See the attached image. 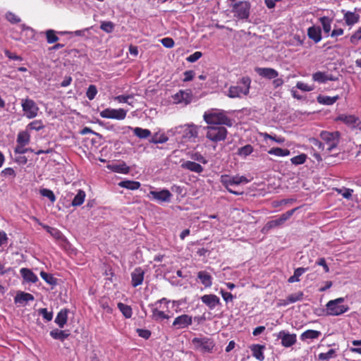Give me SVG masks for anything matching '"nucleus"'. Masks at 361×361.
<instances>
[{
  "label": "nucleus",
  "instance_id": "1",
  "mask_svg": "<svg viewBox=\"0 0 361 361\" xmlns=\"http://www.w3.org/2000/svg\"><path fill=\"white\" fill-rule=\"evenodd\" d=\"M203 118L207 124L214 125V126L224 125L231 127L233 123V120L223 110H213L209 112H205Z\"/></svg>",
  "mask_w": 361,
  "mask_h": 361
},
{
  "label": "nucleus",
  "instance_id": "2",
  "mask_svg": "<svg viewBox=\"0 0 361 361\" xmlns=\"http://www.w3.org/2000/svg\"><path fill=\"white\" fill-rule=\"evenodd\" d=\"M251 79L248 76L243 77L237 85H232L228 90L227 96L230 98H240L247 96L250 92Z\"/></svg>",
  "mask_w": 361,
  "mask_h": 361
},
{
  "label": "nucleus",
  "instance_id": "3",
  "mask_svg": "<svg viewBox=\"0 0 361 361\" xmlns=\"http://www.w3.org/2000/svg\"><path fill=\"white\" fill-rule=\"evenodd\" d=\"M344 298H338L331 300L326 305V312L329 315L338 316L349 310L348 305L344 303Z\"/></svg>",
  "mask_w": 361,
  "mask_h": 361
},
{
  "label": "nucleus",
  "instance_id": "4",
  "mask_svg": "<svg viewBox=\"0 0 361 361\" xmlns=\"http://www.w3.org/2000/svg\"><path fill=\"white\" fill-rule=\"evenodd\" d=\"M251 4L247 1H240L232 6V13L238 20H247L250 14Z\"/></svg>",
  "mask_w": 361,
  "mask_h": 361
},
{
  "label": "nucleus",
  "instance_id": "5",
  "mask_svg": "<svg viewBox=\"0 0 361 361\" xmlns=\"http://www.w3.org/2000/svg\"><path fill=\"white\" fill-rule=\"evenodd\" d=\"M206 130V137L213 142H218L225 140L228 131L223 126H209L204 128Z\"/></svg>",
  "mask_w": 361,
  "mask_h": 361
},
{
  "label": "nucleus",
  "instance_id": "6",
  "mask_svg": "<svg viewBox=\"0 0 361 361\" xmlns=\"http://www.w3.org/2000/svg\"><path fill=\"white\" fill-rule=\"evenodd\" d=\"M221 183L222 185L227 189V190L232 194L238 195L243 194V192H238L235 190H233L230 188V186L234 185H239L242 183H247L248 180L246 177L243 176H231L229 175H222L221 176Z\"/></svg>",
  "mask_w": 361,
  "mask_h": 361
},
{
  "label": "nucleus",
  "instance_id": "7",
  "mask_svg": "<svg viewBox=\"0 0 361 361\" xmlns=\"http://www.w3.org/2000/svg\"><path fill=\"white\" fill-rule=\"evenodd\" d=\"M340 135L338 131L329 132L323 130L321 132L320 137L324 146H326V150L328 152H331L338 146L340 141Z\"/></svg>",
  "mask_w": 361,
  "mask_h": 361
},
{
  "label": "nucleus",
  "instance_id": "8",
  "mask_svg": "<svg viewBox=\"0 0 361 361\" xmlns=\"http://www.w3.org/2000/svg\"><path fill=\"white\" fill-rule=\"evenodd\" d=\"M192 343L194 345L195 349L202 353H212L215 348V343L214 340L207 337H195L192 338Z\"/></svg>",
  "mask_w": 361,
  "mask_h": 361
},
{
  "label": "nucleus",
  "instance_id": "9",
  "mask_svg": "<svg viewBox=\"0 0 361 361\" xmlns=\"http://www.w3.org/2000/svg\"><path fill=\"white\" fill-rule=\"evenodd\" d=\"M21 106L25 116L29 118H35L39 110L35 102L28 97L21 100Z\"/></svg>",
  "mask_w": 361,
  "mask_h": 361
},
{
  "label": "nucleus",
  "instance_id": "10",
  "mask_svg": "<svg viewBox=\"0 0 361 361\" xmlns=\"http://www.w3.org/2000/svg\"><path fill=\"white\" fill-rule=\"evenodd\" d=\"M127 111L123 109L107 108L100 112V116L104 118L123 120L126 117Z\"/></svg>",
  "mask_w": 361,
  "mask_h": 361
},
{
  "label": "nucleus",
  "instance_id": "11",
  "mask_svg": "<svg viewBox=\"0 0 361 361\" xmlns=\"http://www.w3.org/2000/svg\"><path fill=\"white\" fill-rule=\"evenodd\" d=\"M298 209V207H295L293 209L288 210L286 213L282 214L278 219L268 221L265 225V228L267 229H271L283 225L286 221L293 216Z\"/></svg>",
  "mask_w": 361,
  "mask_h": 361
},
{
  "label": "nucleus",
  "instance_id": "12",
  "mask_svg": "<svg viewBox=\"0 0 361 361\" xmlns=\"http://www.w3.org/2000/svg\"><path fill=\"white\" fill-rule=\"evenodd\" d=\"M278 339H281V345L285 348H289L293 345L297 341L295 334H290L286 331H281L277 335Z\"/></svg>",
  "mask_w": 361,
  "mask_h": 361
},
{
  "label": "nucleus",
  "instance_id": "13",
  "mask_svg": "<svg viewBox=\"0 0 361 361\" xmlns=\"http://www.w3.org/2000/svg\"><path fill=\"white\" fill-rule=\"evenodd\" d=\"M149 195L159 203L170 202L173 196L171 192L167 189H163L160 191L151 190Z\"/></svg>",
  "mask_w": 361,
  "mask_h": 361
},
{
  "label": "nucleus",
  "instance_id": "14",
  "mask_svg": "<svg viewBox=\"0 0 361 361\" xmlns=\"http://www.w3.org/2000/svg\"><path fill=\"white\" fill-rule=\"evenodd\" d=\"M336 120L342 121L351 128H358L361 129V121L359 118L355 115L340 114Z\"/></svg>",
  "mask_w": 361,
  "mask_h": 361
},
{
  "label": "nucleus",
  "instance_id": "15",
  "mask_svg": "<svg viewBox=\"0 0 361 361\" xmlns=\"http://www.w3.org/2000/svg\"><path fill=\"white\" fill-rule=\"evenodd\" d=\"M312 80L319 83H325L327 81L338 80V78L327 72L317 71L312 74Z\"/></svg>",
  "mask_w": 361,
  "mask_h": 361
},
{
  "label": "nucleus",
  "instance_id": "16",
  "mask_svg": "<svg viewBox=\"0 0 361 361\" xmlns=\"http://www.w3.org/2000/svg\"><path fill=\"white\" fill-rule=\"evenodd\" d=\"M173 99L176 104L183 102L185 104H188L191 102L192 94L190 92L180 90L173 96Z\"/></svg>",
  "mask_w": 361,
  "mask_h": 361
},
{
  "label": "nucleus",
  "instance_id": "17",
  "mask_svg": "<svg viewBox=\"0 0 361 361\" xmlns=\"http://www.w3.org/2000/svg\"><path fill=\"white\" fill-rule=\"evenodd\" d=\"M36 221L38 222V224L46 230L47 233H49L54 239L56 240H65L66 238L63 233L56 228L51 227L48 225L44 224L42 223L39 222V220L36 218H33Z\"/></svg>",
  "mask_w": 361,
  "mask_h": 361
},
{
  "label": "nucleus",
  "instance_id": "18",
  "mask_svg": "<svg viewBox=\"0 0 361 361\" xmlns=\"http://www.w3.org/2000/svg\"><path fill=\"white\" fill-rule=\"evenodd\" d=\"M192 317L188 314H182L177 317L173 322V326L178 329H183L188 327L192 324Z\"/></svg>",
  "mask_w": 361,
  "mask_h": 361
},
{
  "label": "nucleus",
  "instance_id": "19",
  "mask_svg": "<svg viewBox=\"0 0 361 361\" xmlns=\"http://www.w3.org/2000/svg\"><path fill=\"white\" fill-rule=\"evenodd\" d=\"M257 74L267 79H274L279 76V72L272 68H256Z\"/></svg>",
  "mask_w": 361,
  "mask_h": 361
},
{
  "label": "nucleus",
  "instance_id": "20",
  "mask_svg": "<svg viewBox=\"0 0 361 361\" xmlns=\"http://www.w3.org/2000/svg\"><path fill=\"white\" fill-rule=\"evenodd\" d=\"M341 12L343 13V20L348 26L352 27L359 22L360 15L355 11H345L342 10Z\"/></svg>",
  "mask_w": 361,
  "mask_h": 361
},
{
  "label": "nucleus",
  "instance_id": "21",
  "mask_svg": "<svg viewBox=\"0 0 361 361\" xmlns=\"http://www.w3.org/2000/svg\"><path fill=\"white\" fill-rule=\"evenodd\" d=\"M308 37L314 43H318L322 39V29L319 26H311L307 32Z\"/></svg>",
  "mask_w": 361,
  "mask_h": 361
},
{
  "label": "nucleus",
  "instance_id": "22",
  "mask_svg": "<svg viewBox=\"0 0 361 361\" xmlns=\"http://www.w3.org/2000/svg\"><path fill=\"white\" fill-rule=\"evenodd\" d=\"M201 300L210 309H214L216 306L221 304L219 298L216 295H203Z\"/></svg>",
  "mask_w": 361,
  "mask_h": 361
},
{
  "label": "nucleus",
  "instance_id": "23",
  "mask_svg": "<svg viewBox=\"0 0 361 361\" xmlns=\"http://www.w3.org/2000/svg\"><path fill=\"white\" fill-rule=\"evenodd\" d=\"M145 271L141 267L136 268L132 273V284L134 287L140 285L144 279Z\"/></svg>",
  "mask_w": 361,
  "mask_h": 361
},
{
  "label": "nucleus",
  "instance_id": "24",
  "mask_svg": "<svg viewBox=\"0 0 361 361\" xmlns=\"http://www.w3.org/2000/svg\"><path fill=\"white\" fill-rule=\"evenodd\" d=\"M181 168L192 172L200 173L203 171V167L198 163L192 161H186L181 164Z\"/></svg>",
  "mask_w": 361,
  "mask_h": 361
},
{
  "label": "nucleus",
  "instance_id": "25",
  "mask_svg": "<svg viewBox=\"0 0 361 361\" xmlns=\"http://www.w3.org/2000/svg\"><path fill=\"white\" fill-rule=\"evenodd\" d=\"M302 299V295H289L286 299H279L276 300V306H286L290 303L300 301Z\"/></svg>",
  "mask_w": 361,
  "mask_h": 361
},
{
  "label": "nucleus",
  "instance_id": "26",
  "mask_svg": "<svg viewBox=\"0 0 361 361\" xmlns=\"http://www.w3.org/2000/svg\"><path fill=\"white\" fill-rule=\"evenodd\" d=\"M20 273L23 279L27 282L36 283L38 281L37 276L28 268H22Z\"/></svg>",
  "mask_w": 361,
  "mask_h": 361
},
{
  "label": "nucleus",
  "instance_id": "27",
  "mask_svg": "<svg viewBox=\"0 0 361 361\" xmlns=\"http://www.w3.org/2000/svg\"><path fill=\"white\" fill-rule=\"evenodd\" d=\"M264 348V345L259 344H254L251 345L250 350L252 351V356L259 361H263L264 360V355L263 353Z\"/></svg>",
  "mask_w": 361,
  "mask_h": 361
},
{
  "label": "nucleus",
  "instance_id": "28",
  "mask_svg": "<svg viewBox=\"0 0 361 361\" xmlns=\"http://www.w3.org/2000/svg\"><path fill=\"white\" fill-rule=\"evenodd\" d=\"M68 312L67 309L61 310L55 318L54 322L60 327L63 328L68 320Z\"/></svg>",
  "mask_w": 361,
  "mask_h": 361
},
{
  "label": "nucleus",
  "instance_id": "29",
  "mask_svg": "<svg viewBox=\"0 0 361 361\" xmlns=\"http://www.w3.org/2000/svg\"><path fill=\"white\" fill-rule=\"evenodd\" d=\"M33 300V295H16L14 302L17 307H25L28 301Z\"/></svg>",
  "mask_w": 361,
  "mask_h": 361
},
{
  "label": "nucleus",
  "instance_id": "30",
  "mask_svg": "<svg viewBox=\"0 0 361 361\" xmlns=\"http://www.w3.org/2000/svg\"><path fill=\"white\" fill-rule=\"evenodd\" d=\"M339 99L338 95L334 97H329L326 95L319 94L317 97V101L319 104L322 105H332Z\"/></svg>",
  "mask_w": 361,
  "mask_h": 361
},
{
  "label": "nucleus",
  "instance_id": "31",
  "mask_svg": "<svg viewBox=\"0 0 361 361\" xmlns=\"http://www.w3.org/2000/svg\"><path fill=\"white\" fill-rule=\"evenodd\" d=\"M322 335V333L319 331L309 329L304 331L300 335V339L302 341H307V340H314L318 338Z\"/></svg>",
  "mask_w": 361,
  "mask_h": 361
},
{
  "label": "nucleus",
  "instance_id": "32",
  "mask_svg": "<svg viewBox=\"0 0 361 361\" xmlns=\"http://www.w3.org/2000/svg\"><path fill=\"white\" fill-rule=\"evenodd\" d=\"M69 331H63L58 329H53L50 331V336L56 340L63 341L69 336Z\"/></svg>",
  "mask_w": 361,
  "mask_h": 361
},
{
  "label": "nucleus",
  "instance_id": "33",
  "mask_svg": "<svg viewBox=\"0 0 361 361\" xmlns=\"http://www.w3.org/2000/svg\"><path fill=\"white\" fill-rule=\"evenodd\" d=\"M197 278L205 287L211 286L212 278L208 272L204 271H199L197 274Z\"/></svg>",
  "mask_w": 361,
  "mask_h": 361
},
{
  "label": "nucleus",
  "instance_id": "34",
  "mask_svg": "<svg viewBox=\"0 0 361 361\" xmlns=\"http://www.w3.org/2000/svg\"><path fill=\"white\" fill-rule=\"evenodd\" d=\"M133 130L134 135L140 139H145L151 135V131L148 129H144L140 127L132 128L129 127Z\"/></svg>",
  "mask_w": 361,
  "mask_h": 361
},
{
  "label": "nucleus",
  "instance_id": "35",
  "mask_svg": "<svg viewBox=\"0 0 361 361\" xmlns=\"http://www.w3.org/2000/svg\"><path fill=\"white\" fill-rule=\"evenodd\" d=\"M268 154L276 157H283L290 154V152L288 149L281 147H272L268 151Z\"/></svg>",
  "mask_w": 361,
  "mask_h": 361
},
{
  "label": "nucleus",
  "instance_id": "36",
  "mask_svg": "<svg viewBox=\"0 0 361 361\" xmlns=\"http://www.w3.org/2000/svg\"><path fill=\"white\" fill-rule=\"evenodd\" d=\"M118 185L120 187H122V188H124L126 189L135 190H137L140 187L141 184L138 181L128 180L121 181L118 183Z\"/></svg>",
  "mask_w": 361,
  "mask_h": 361
},
{
  "label": "nucleus",
  "instance_id": "37",
  "mask_svg": "<svg viewBox=\"0 0 361 361\" xmlns=\"http://www.w3.org/2000/svg\"><path fill=\"white\" fill-rule=\"evenodd\" d=\"M85 197H86V194H85V191H83L82 190H79L77 195L73 198V200L71 202V205L73 207H78V206L82 205L85 201Z\"/></svg>",
  "mask_w": 361,
  "mask_h": 361
},
{
  "label": "nucleus",
  "instance_id": "38",
  "mask_svg": "<svg viewBox=\"0 0 361 361\" xmlns=\"http://www.w3.org/2000/svg\"><path fill=\"white\" fill-rule=\"evenodd\" d=\"M319 22L322 24L324 32L329 34L331 28L332 19L327 16H322L319 18Z\"/></svg>",
  "mask_w": 361,
  "mask_h": 361
},
{
  "label": "nucleus",
  "instance_id": "39",
  "mask_svg": "<svg viewBox=\"0 0 361 361\" xmlns=\"http://www.w3.org/2000/svg\"><path fill=\"white\" fill-rule=\"evenodd\" d=\"M30 135L27 133V130L25 131H20L18 134L17 137V143L20 144L21 145H27L30 142Z\"/></svg>",
  "mask_w": 361,
  "mask_h": 361
},
{
  "label": "nucleus",
  "instance_id": "40",
  "mask_svg": "<svg viewBox=\"0 0 361 361\" xmlns=\"http://www.w3.org/2000/svg\"><path fill=\"white\" fill-rule=\"evenodd\" d=\"M307 268L299 267L294 271V274L288 279L289 283H293L300 281V276H302Z\"/></svg>",
  "mask_w": 361,
  "mask_h": 361
},
{
  "label": "nucleus",
  "instance_id": "41",
  "mask_svg": "<svg viewBox=\"0 0 361 361\" xmlns=\"http://www.w3.org/2000/svg\"><path fill=\"white\" fill-rule=\"evenodd\" d=\"M254 149L251 145H246L243 147L238 148L237 154L240 157H247L251 154Z\"/></svg>",
  "mask_w": 361,
  "mask_h": 361
},
{
  "label": "nucleus",
  "instance_id": "42",
  "mask_svg": "<svg viewBox=\"0 0 361 361\" xmlns=\"http://www.w3.org/2000/svg\"><path fill=\"white\" fill-rule=\"evenodd\" d=\"M40 276L49 285H56L57 283V279L54 277L51 274L47 273L44 271L40 272Z\"/></svg>",
  "mask_w": 361,
  "mask_h": 361
},
{
  "label": "nucleus",
  "instance_id": "43",
  "mask_svg": "<svg viewBox=\"0 0 361 361\" xmlns=\"http://www.w3.org/2000/svg\"><path fill=\"white\" fill-rule=\"evenodd\" d=\"M117 305L118 309L126 318L131 317L133 312L132 309L130 306L125 305L122 302H118Z\"/></svg>",
  "mask_w": 361,
  "mask_h": 361
},
{
  "label": "nucleus",
  "instance_id": "44",
  "mask_svg": "<svg viewBox=\"0 0 361 361\" xmlns=\"http://www.w3.org/2000/svg\"><path fill=\"white\" fill-rule=\"evenodd\" d=\"M44 128V125L42 120H35L30 123L27 126V130H40Z\"/></svg>",
  "mask_w": 361,
  "mask_h": 361
},
{
  "label": "nucleus",
  "instance_id": "45",
  "mask_svg": "<svg viewBox=\"0 0 361 361\" xmlns=\"http://www.w3.org/2000/svg\"><path fill=\"white\" fill-rule=\"evenodd\" d=\"M168 140V137L164 134L159 135L156 133L152 137V138L149 140V142L154 144H162L167 142Z\"/></svg>",
  "mask_w": 361,
  "mask_h": 361
},
{
  "label": "nucleus",
  "instance_id": "46",
  "mask_svg": "<svg viewBox=\"0 0 361 361\" xmlns=\"http://www.w3.org/2000/svg\"><path fill=\"white\" fill-rule=\"evenodd\" d=\"M39 194L45 197H47L51 203H54L56 198L54 192L47 188H42L39 190Z\"/></svg>",
  "mask_w": 361,
  "mask_h": 361
},
{
  "label": "nucleus",
  "instance_id": "47",
  "mask_svg": "<svg viewBox=\"0 0 361 361\" xmlns=\"http://www.w3.org/2000/svg\"><path fill=\"white\" fill-rule=\"evenodd\" d=\"M336 357V350L330 349L326 353H322L319 354L318 357L320 360L329 361L331 358Z\"/></svg>",
  "mask_w": 361,
  "mask_h": 361
},
{
  "label": "nucleus",
  "instance_id": "48",
  "mask_svg": "<svg viewBox=\"0 0 361 361\" xmlns=\"http://www.w3.org/2000/svg\"><path fill=\"white\" fill-rule=\"evenodd\" d=\"M45 35L48 44H54L59 40V37L54 30H47L45 32Z\"/></svg>",
  "mask_w": 361,
  "mask_h": 361
},
{
  "label": "nucleus",
  "instance_id": "49",
  "mask_svg": "<svg viewBox=\"0 0 361 361\" xmlns=\"http://www.w3.org/2000/svg\"><path fill=\"white\" fill-rule=\"evenodd\" d=\"M307 159V154L302 153L295 157H293L290 159V161L292 164L298 166L300 164H303Z\"/></svg>",
  "mask_w": 361,
  "mask_h": 361
},
{
  "label": "nucleus",
  "instance_id": "50",
  "mask_svg": "<svg viewBox=\"0 0 361 361\" xmlns=\"http://www.w3.org/2000/svg\"><path fill=\"white\" fill-rule=\"evenodd\" d=\"M152 317L157 321H161L162 319L169 318V317L166 315L163 311L159 310L158 307L153 309Z\"/></svg>",
  "mask_w": 361,
  "mask_h": 361
},
{
  "label": "nucleus",
  "instance_id": "51",
  "mask_svg": "<svg viewBox=\"0 0 361 361\" xmlns=\"http://www.w3.org/2000/svg\"><path fill=\"white\" fill-rule=\"evenodd\" d=\"M6 19L11 24H17L21 21L20 17L11 11H8L6 13Z\"/></svg>",
  "mask_w": 361,
  "mask_h": 361
},
{
  "label": "nucleus",
  "instance_id": "52",
  "mask_svg": "<svg viewBox=\"0 0 361 361\" xmlns=\"http://www.w3.org/2000/svg\"><path fill=\"white\" fill-rule=\"evenodd\" d=\"M198 128L195 125H190L185 130L186 136L188 137H197L198 136Z\"/></svg>",
  "mask_w": 361,
  "mask_h": 361
},
{
  "label": "nucleus",
  "instance_id": "53",
  "mask_svg": "<svg viewBox=\"0 0 361 361\" xmlns=\"http://www.w3.org/2000/svg\"><path fill=\"white\" fill-rule=\"evenodd\" d=\"M113 169L117 173L125 174L128 173L130 171V168L125 163L113 166Z\"/></svg>",
  "mask_w": 361,
  "mask_h": 361
},
{
  "label": "nucleus",
  "instance_id": "54",
  "mask_svg": "<svg viewBox=\"0 0 361 361\" xmlns=\"http://www.w3.org/2000/svg\"><path fill=\"white\" fill-rule=\"evenodd\" d=\"M100 28L107 33H111L114 29V24L111 21H104L102 23Z\"/></svg>",
  "mask_w": 361,
  "mask_h": 361
},
{
  "label": "nucleus",
  "instance_id": "55",
  "mask_svg": "<svg viewBox=\"0 0 361 361\" xmlns=\"http://www.w3.org/2000/svg\"><path fill=\"white\" fill-rule=\"evenodd\" d=\"M97 94V89L95 85H90L87 90L86 96L90 100H92L94 99L96 94Z\"/></svg>",
  "mask_w": 361,
  "mask_h": 361
},
{
  "label": "nucleus",
  "instance_id": "56",
  "mask_svg": "<svg viewBox=\"0 0 361 361\" xmlns=\"http://www.w3.org/2000/svg\"><path fill=\"white\" fill-rule=\"evenodd\" d=\"M361 39V27H360L350 37V41L353 44Z\"/></svg>",
  "mask_w": 361,
  "mask_h": 361
},
{
  "label": "nucleus",
  "instance_id": "57",
  "mask_svg": "<svg viewBox=\"0 0 361 361\" xmlns=\"http://www.w3.org/2000/svg\"><path fill=\"white\" fill-rule=\"evenodd\" d=\"M39 312L42 315L43 318L47 321L49 322L52 319L53 314L51 312H48L46 308H42L39 310Z\"/></svg>",
  "mask_w": 361,
  "mask_h": 361
},
{
  "label": "nucleus",
  "instance_id": "58",
  "mask_svg": "<svg viewBox=\"0 0 361 361\" xmlns=\"http://www.w3.org/2000/svg\"><path fill=\"white\" fill-rule=\"evenodd\" d=\"M310 142L313 146L316 147L318 149L324 150L325 146L323 142L319 141L317 138H310Z\"/></svg>",
  "mask_w": 361,
  "mask_h": 361
},
{
  "label": "nucleus",
  "instance_id": "59",
  "mask_svg": "<svg viewBox=\"0 0 361 361\" xmlns=\"http://www.w3.org/2000/svg\"><path fill=\"white\" fill-rule=\"evenodd\" d=\"M296 87L305 92H310L314 89L313 87L300 81L297 82Z\"/></svg>",
  "mask_w": 361,
  "mask_h": 361
},
{
  "label": "nucleus",
  "instance_id": "60",
  "mask_svg": "<svg viewBox=\"0 0 361 361\" xmlns=\"http://www.w3.org/2000/svg\"><path fill=\"white\" fill-rule=\"evenodd\" d=\"M133 98V94L128 95H118L114 97V100L117 101L119 103H128L129 99Z\"/></svg>",
  "mask_w": 361,
  "mask_h": 361
},
{
  "label": "nucleus",
  "instance_id": "61",
  "mask_svg": "<svg viewBox=\"0 0 361 361\" xmlns=\"http://www.w3.org/2000/svg\"><path fill=\"white\" fill-rule=\"evenodd\" d=\"M202 56V54L201 51H195L192 54L190 55L187 58V61L190 63H194L197 61L199 59H200Z\"/></svg>",
  "mask_w": 361,
  "mask_h": 361
},
{
  "label": "nucleus",
  "instance_id": "62",
  "mask_svg": "<svg viewBox=\"0 0 361 361\" xmlns=\"http://www.w3.org/2000/svg\"><path fill=\"white\" fill-rule=\"evenodd\" d=\"M139 336L148 339L151 336V331L147 329H137L136 330Z\"/></svg>",
  "mask_w": 361,
  "mask_h": 361
},
{
  "label": "nucleus",
  "instance_id": "63",
  "mask_svg": "<svg viewBox=\"0 0 361 361\" xmlns=\"http://www.w3.org/2000/svg\"><path fill=\"white\" fill-rule=\"evenodd\" d=\"M184 78L183 79V82H189L192 80L195 77V72L192 70L186 71L183 73Z\"/></svg>",
  "mask_w": 361,
  "mask_h": 361
},
{
  "label": "nucleus",
  "instance_id": "64",
  "mask_svg": "<svg viewBox=\"0 0 361 361\" xmlns=\"http://www.w3.org/2000/svg\"><path fill=\"white\" fill-rule=\"evenodd\" d=\"M161 42L163 46L166 48H172L174 46V42L170 37L163 38Z\"/></svg>",
  "mask_w": 361,
  "mask_h": 361
}]
</instances>
